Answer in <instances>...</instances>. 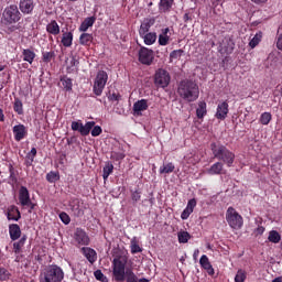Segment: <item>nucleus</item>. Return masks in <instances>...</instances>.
<instances>
[{
  "mask_svg": "<svg viewBox=\"0 0 282 282\" xmlns=\"http://www.w3.org/2000/svg\"><path fill=\"white\" fill-rule=\"evenodd\" d=\"M25 241H28V236L23 235L19 241L13 243L14 254H21V250H23V246H25Z\"/></svg>",
  "mask_w": 282,
  "mask_h": 282,
  "instance_id": "c85d7f7f",
  "label": "nucleus"
},
{
  "mask_svg": "<svg viewBox=\"0 0 282 282\" xmlns=\"http://www.w3.org/2000/svg\"><path fill=\"white\" fill-rule=\"evenodd\" d=\"M208 175H224V163L223 162H216L214 163L208 170Z\"/></svg>",
  "mask_w": 282,
  "mask_h": 282,
  "instance_id": "4be33fe9",
  "label": "nucleus"
},
{
  "mask_svg": "<svg viewBox=\"0 0 282 282\" xmlns=\"http://www.w3.org/2000/svg\"><path fill=\"white\" fill-rule=\"evenodd\" d=\"M9 180H11V182H17V174L14 173V166L12 164L9 165Z\"/></svg>",
  "mask_w": 282,
  "mask_h": 282,
  "instance_id": "5fc2aeb1",
  "label": "nucleus"
},
{
  "mask_svg": "<svg viewBox=\"0 0 282 282\" xmlns=\"http://www.w3.org/2000/svg\"><path fill=\"white\" fill-rule=\"evenodd\" d=\"M191 14H188V13H185L184 15H183V21L185 22V23H188V21H191Z\"/></svg>",
  "mask_w": 282,
  "mask_h": 282,
  "instance_id": "680f3d73",
  "label": "nucleus"
},
{
  "mask_svg": "<svg viewBox=\"0 0 282 282\" xmlns=\"http://www.w3.org/2000/svg\"><path fill=\"white\" fill-rule=\"evenodd\" d=\"M228 101H223L217 106L215 118L217 120H226L228 118Z\"/></svg>",
  "mask_w": 282,
  "mask_h": 282,
  "instance_id": "ddd939ff",
  "label": "nucleus"
},
{
  "mask_svg": "<svg viewBox=\"0 0 282 282\" xmlns=\"http://www.w3.org/2000/svg\"><path fill=\"white\" fill-rule=\"evenodd\" d=\"M279 94H280V96H282V86L279 89Z\"/></svg>",
  "mask_w": 282,
  "mask_h": 282,
  "instance_id": "774afa93",
  "label": "nucleus"
},
{
  "mask_svg": "<svg viewBox=\"0 0 282 282\" xmlns=\"http://www.w3.org/2000/svg\"><path fill=\"white\" fill-rule=\"evenodd\" d=\"M131 199L134 202H140V199H142V193L140 191L132 192Z\"/></svg>",
  "mask_w": 282,
  "mask_h": 282,
  "instance_id": "864d4df0",
  "label": "nucleus"
},
{
  "mask_svg": "<svg viewBox=\"0 0 282 282\" xmlns=\"http://www.w3.org/2000/svg\"><path fill=\"white\" fill-rule=\"evenodd\" d=\"M169 28L162 30V34L159 35V45H166L171 37L169 36Z\"/></svg>",
  "mask_w": 282,
  "mask_h": 282,
  "instance_id": "72a5a7b5",
  "label": "nucleus"
},
{
  "mask_svg": "<svg viewBox=\"0 0 282 282\" xmlns=\"http://www.w3.org/2000/svg\"><path fill=\"white\" fill-rule=\"evenodd\" d=\"M254 235L256 237H259V235H263L265 232V227L259 226L258 228L254 229Z\"/></svg>",
  "mask_w": 282,
  "mask_h": 282,
  "instance_id": "4d7b16f0",
  "label": "nucleus"
},
{
  "mask_svg": "<svg viewBox=\"0 0 282 282\" xmlns=\"http://www.w3.org/2000/svg\"><path fill=\"white\" fill-rule=\"evenodd\" d=\"M182 54H184V50H174L170 53V58L177 61V58H182Z\"/></svg>",
  "mask_w": 282,
  "mask_h": 282,
  "instance_id": "09e8293b",
  "label": "nucleus"
},
{
  "mask_svg": "<svg viewBox=\"0 0 282 282\" xmlns=\"http://www.w3.org/2000/svg\"><path fill=\"white\" fill-rule=\"evenodd\" d=\"M12 131L15 142H21V140H25L28 137V128L22 123L14 126Z\"/></svg>",
  "mask_w": 282,
  "mask_h": 282,
  "instance_id": "f8f14e48",
  "label": "nucleus"
},
{
  "mask_svg": "<svg viewBox=\"0 0 282 282\" xmlns=\"http://www.w3.org/2000/svg\"><path fill=\"white\" fill-rule=\"evenodd\" d=\"M3 19L9 25L12 23H19L21 21V12L19 11V7L12 4L7 7L3 11Z\"/></svg>",
  "mask_w": 282,
  "mask_h": 282,
  "instance_id": "6e6552de",
  "label": "nucleus"
},
{
  "mask_svg": "<svg viewBox=\"0 0 282 282\" xmlns=\"http://www.w3.org/2000/svg\"><path fill=\"white\" fill-rule=\"evenodd\" d=\"M20 10L23 14H31L32 10H34V0H22L20 2Z\"/></svg>",
  "mask_w": 282,
  "mask_h": 282,
  "instance_id": "5701e85b",
  "label": "nucleus"
},
{
  "mask_svg": "<svg viewBox=\"0 0 282 282\" xmlns=\"http://www.w3.org/2000/svg\"><path fill=\"white\" fill-rule=\"evenodd\" d=\"M226 221L234 230H239L243 226V217L237 213L234 207H228L226 212Z\"/></svg>",
  "mask_w": 282,
  "mask_h": 282,
  "instance_id": "423d86ee",
  "label": "nucleus"
},
{
  "mask_svg": "<svg viewBox=\"0 0 282 282\" xmlns=\"http://www.w3.org/2000/svg\"><path fill=\"white\" fill-rule=\"evenodd\" d=\"M198 257H199V249H195V251L193 253L194 261H197Z\"/></svg>",
  "mask_w": 282,
  "mask_h": 282,
  "instance_id": "052dcab7",
  "label": "nucleus"
},
{
  "mask_svg": "<svg viewBox=\"0 0 282 282\" xmlns=\"http://www.w3.org/2000/svg\"><path fill=\"white\" fill-rule=\"evenodd\" d=\"M94 276L97 281L109 282V279L106 278L105 273H102L101 270H96L94 272Z\"/></svg>",
  "mask_w": 282,
  "mask_h": 282,
  "instance_id": "49530a36",
  "label": "nucleus"
},
{
  "mask_svg": "<svg viewBox=\"0 0 282 282\" xmlns=\"http://www.w3.org/2000/svg\"><path fill=\"white\" fill-rule=\"evenodd\" d=\"M93 43H94V34L83 32L79 35V45H83L84 47H90Z\"/></svg>",
  "mask_w": 282,
  "mask_h": 282,
  "instance_id": "412c9836",
  "label": "nucleus"
},
{
  "mask_svg": "<svg viewBox=\"0 0 282 282\" xmlns=\"http://www.w3.org/2000/svg\"><path fill=\"white\" fill-rule=\"evenodd\" d=\"M0 122H6V115H3V109H0Z\"/></svg>",
  "mask_w": 282,
  "mask_h": 282,
  "instance_id": "0e129e2a",
  "label": "nucleus"
},
{
  "mask_svg": "<svg viewBox=\"0 0 282 282\" xmlns=\"http://www.w3.org/2000/svg\"><path fill=\"white\" fill-rule=\"evenodd\" d=\"M94 23H96L95 17L86 18L78 28L79 32H87L89 28H94Z\"/></svg>",
  "mask_w": 282,
  "mask_h": 282,
  "instance_id": "393cba45",
  "label": "nucleus"
},
{
  "mask_svg": "<svg viewBox=\"0 0 282 282\" xmlns=\"http://www.w3.org/2000/svg\"><path fill=\"white\" fill-rule=\"evenodd\" d=\"M208 113V110L206 109V101H199L198 108L196 109V116L198 120L204 119V117Z\"/></svg>",
  "mask_w": 282,
  "mask_h": 282,
  "instance_id": "7c9ffc66",
  "label": "nucleus"
},
{
  "mask_svg": "<svg viewBox=\"0 0 282 282\" xmlns=\"http://www.w3.org/2000/svg\"><path fill=\"white\" fill-rule=\"evenodd\" d=\"M61 42L64 47H72L74 43V33L72 32L63 33Z\"/></svg>",
  "mask_w": 282,
  "mask_h": 282,
  "instance_id": "cd10ccee",
  "label": "nucleus"
},
{
  "mask_svg": "<svg viewBox=\"0 0 282 282\" xmlns=\"http://www.w3.org/2000/svg\"><path fill=\"white\" fill-rule=\"evenodd\" d=\"M130 250L131 254H138V252H142V248L138 243V239L135 237L130 241Z\"/></svg>",
  "mask_w": 282,
  "mask_h": 282,
  "instance_id": "ea45409f",
  "label": "nucleus"
},
{
  "mask_svg": "<svg viewBox=\"0 0 282 282\" xmlns=\"http://www.w3.org/2000/svg\"><path fill=\"white\" fill-rule=\"evenodd\" d=\"M140 36L145 45H153L158 41V33L155 32L144 33Z\"/></svg>",
  "mask_w": 282,
  "mask_h": 282,
  "instance_id": "a878e982",
  "label": "nucleus"
},
{
  "mask_svg": "<svg viewBox=\"0 0 282 282\" xmlns=\"http://www.w3.org/2000/svg\"><path fill=\"white\" fill-rule=\"evenodd\" d=\"M10 276V271L3 267H0V281H9Z\"/></svg>",
  "mask_w": 282,
  "mask_h": 282,
  "instance_id": "a18cd8bd",
  "label": "nucleus"
},
{
  "mask_svg": "<svg viewBox=\"0 0 282 282\" xmlns=\"http://www.w3.org/2000/svg\"><path fill=\"white\" fill-rule=\"evenodd\" d=\"M30 200H32V198H30V191L28 189V187L21 186L19 189L20 206H28V204H30Z\"/></svg>",
  "mask_w": 282,
  "mask_h": 282,
  "instance_id": "2eb2a0df",
  "label": "nucleus"
},
{
  "mask_svg": "<svg viewBox=\"0 0 282 282\" xmlns=\"http://www.w3.org/2000/svg\"><path fill=\"white\" fill-rule=\"evenodd\" d=\"M46 32L53 36H58V34H61V26L58 25V22H56V20H52L46 25Z\"/></svg>",
  "mask_w": 282,
  "mask_h": 282,
  "instance_id": "b1692460",
  "label": "nucleus"
},
{
  "mask_svg": "<svg viewBox=\"0 0 282 282\" xmlns=\"http://www.w3.org/2000/svg\"><path fill=\"white\" fill-rule=\"evenodd\" d=\"M171 84V74L166 69L159 68L154 74V85L155 87L166 88Z\"/></svg>",
  "mask_w": 282,
  "mask_h": 282,
  "instance_id": "9d476101",
  "label": "nucleus"
},
{
  "mask_svg": "<svg viewBox=\"0 0 282 282\" xmlns=\"http://www.w3.org/2000/svg\"><path fill=\"white\" fill-rule=\"evenodd\" d=\"M178 237V243H188V240L191 239V234L188 231H180L177 234Z\"/></svg>",
  "mask_w": 282,
  "mask_h": 282,
  "instance_id": "37998d69",
  "label": "nucleus"
},
{
  "mask_svg": "<svg viewBox=\"0 0 282 282\" xmlns=\"http://www.w3.org/2000/svg\"><path fill=\"white\" fill-rule=\"evenodd\" d=\"M177 94L186 102H195L199 98V86L191 79L182 80L178 85Z\"/></svg>",
  "mask_w": 282,
  "mask_h": 282,
  "instance_id": "f03ea898",
  "label": "nucleus"
},
{
  "mask_svg": "<svg viewBox=\"0 0 282 282\" xmlns=\"http://www.w3.org/2000/svg\"><path fill=\"white\" fill-rule=\"evenodd\" d=\"M210 150L214 158L226 164L229 169L235 164V153L230 151L226 145L213 142L210 144Z\"/></svg>",
  "mask_w": 282,
  "mask_h": 282,
  "instance_id": "7ed1b4c3",
  "label": "nucleus"
},
{
  "mask_svg": "<svg viewBox=\"0 0 282 282\" xmlns=\"http://www.w3.org/2000/svg\"><path fill=\"white\" fill-rule=\"evenodd\" d=\"M6 69V65H0V72H3Z\"/></svg>",
  "mask_w": 282,
  "mask_h": 282,
  "instance_id": "338daca9",
  "label": "nucleus"
},
{
  "mask_svg": "<svg viewBox=\"0 0 282 282\" xmlns=\"http://www.w3.org/2000/svg\"><path fill=\"white\" fill-rule=\"evenodd\" d=\"M61 180V174L58 172L51 171L46 174V181L50 184H56Z\"/></svg>",
  "mask_w": 282,
  "mask_h": 282,
  "instance_id": "4c0bfd02",
  "label": "nucleus"
},
{
  "mask_svg": "<svg viewBox=\"0 0 282 282\" xmlns=\"http://www.w3.org/2000/svg\"><path fill=\"white\" fill-rule=\"evenodd\" d=\"M196 206H197V200L195 198H192L187 202L186 208L194 212Z\"/></svg>",
  "mask_w": 282,
  "mask_h": 282,
  "instance_id": "6e6d98bb",
  "label": "nucleus"
},
{
  "mask_svg": "<svg viewBox=\"0 0 282 282\" xmlns=\"http://www.w3.org/2000/svg\"><path fill=\"white\" fill-rule=\"evenodd\" d=\"M272 282H282V276H278V278L273 279Z\"/></svg>",
  "mask_w": 282,
  "mask_h": 282,
  "instance_id": "69168bd1",
  "label": "nucleus"
},
{
  "mask_svg": "<svg viewBox=\"0 0 282 282\" xmlns=\"http://www.w3.org/2000/svg\"><path fill=\"white\" fill-rule=\"evenodd\" d=\"M247 279L246 271L243 270H238L236 276H235V282H245Z\"/></svg>",
  "mask_w": 282,
  "mask_h": 282,
  "instance_id": "8fccbe9b",
  "label": "nucleus"
},
{
  "mask_svg": "<svg viewBox=\"0 0 282 282\" xmlns=\"http://www.w3.org/2000/svg\"><path fill=\"white\" fill-rule=\"evenodd\" d=\"M7 218L9 221H19L21 219V212L17 205H10L7 209Z\"/></svg>",
  "mask_w": 282,
  "mask_h": 282,
  "instance_id": "f3484780",
  "label": "nucleus"
},
{
  "mask_svg": "<svg viewBox=\"0 0 282 282\" xmlns=\"http://www.w3.org/2000/svg\"><path fill=\"white\" fill-rule=\"evenodd\" d=\"M13 111H15V113H18V116H23V113H24L23 101H21V99H19V97L14 98Z\"/></svg>",
  "mask_w": 282,
  "mask_h": 282,
  "instance_id": "f704fd0d",
  "label": "nucleus"
},
{
  "mask_svg": "<svg viewBox=\"0 0 282 282\" xmlns=\"http://www.w3.org/2000/svg\"><path fill=\"white\" fill-rule=\"evenodd\" d=\"M22 56L25 63H29L30 65H32V63H34V58H36V53H34V51L30 48H24L22 51Z\"/></svg>",
  "mask_w": 282,
  "mask_h": 282,
  "instance_id": "bb28decb",
  "label": "nucleus"
},
{
  "mask_svg": "<svg viewBox=\"0 0 282 282\" xmlns=\"http://www.w3.org/2000/svg\"><path fill=\"white\" fill-rule=\"evenodd\" d=\"M276 47L282 52V33L278 35Z\"/></svg>",
  "mask_w": 282,
  "mask_h": 282,
  "instance_id": "13d9d810",
  "label": "nucleus"
},
{
  "mask_svg": "<svg viewBox=\"0 0 282 282\" xmlns=\"http://www.w3.org/2000/svg\"><path fill=\"white\" fill-rule=\"evenodd\" d=\"M82 253L87 259V261L91 263V265H94L95 261H98V253L93 248L83 247Z\"/></svg>",
  "mask_w": 282,
  "mask_h": 282,
  "instance_id": "dca6fc26",
  "label": "nucleus"
},
{
  "mask_svg": "<svg viewBox=\"0 0 282 282\" xmlns=\"http://www.w3.org/2000/svg\"><path fill=\"white\" fill-rule=\"evenodd\" d=\"M252 3H256L257 6H261V3H268V0H251Z\"/></svg>",
  "mask_w": 282,
  "mask_h": 282,
  "instance_id": "e2e57ef3",
  "label": "nucleus"
},
{
  "mask_svg": "<svg viewBox=\"0 0 282 282\" xmlns=\"http://www.w3.org/2000/svg\"><path fill=\"white\" fill-rule=\"evenodd\" d=\"M174 0H160V10L161 12H171V8H173Z\"/></svg>",
  "mask_w": 282,
  "mask_h": 282,
  "instance_id": "e433bc0d",
  "label": "nucleus"
},
{
  "mask_svg": "<svg viewBox=\"0 0 282 282\" xmlns=\"http://www.w3.org/2000/svg\"><path fill=\"white\" fill-rule=\"evenodd\" d=\"M120 98H121V96L118 93H112V94L109 93V95H108V100H111L112 102L113 101L120 102Z\"/></svg>",
  "mask_w": 282,
  "mask_h": 282,
  "instance_id": "603ef678",
  "label": "nucleus"
},
{
  "mask_svg": "<svg viewBox=\"0 0 282 282\" xmlns=\"http://www.w3.org/2000/svg\"><path fill=\"white\" fill-rule=\"evenodd\" d=\"M63 279H65V272L58 264L45 267L40 274V282H62Z\"/></svg>",
  "mask_w": 282,
  "mask_h": 282,
  "instance_id": "39448f33",
  "label": "nucleus"
},
{
  "mask_svg": "<svg viewBox=\"0 0 282 282\" xmlns=\"http://www.w3.org/2000/svg\"><path fill=\"white\" fill-rule=\"evenodd\" d=\"M56 58V53L54 51L51 52H42V61L43 63H52Z\"/></svg>",
  "mask_w": 282,
  "mask_h": 282,
  "instance_id": "79ce46f5",
  "label": "nucleus"
},
{
  "mask_svg": "<svg viewBox=\"0 0 282 282\" xmlns=\"http://www.w3.org/2000/svg\"><path fill=\"white\" fill-rule=\"evenodd\" d=\"M59 80L62 83V87L64 90L72 91V89L74 87V83H73L72 78L64 76Z\"/></svg>",
  "mask_w": 282,
  "mask_h": 282,
  "instance_id": "473e14b6",
  "label": "nucleus"
},
{
  "mask_svg": "<svg viewBox=\"0 0 282 282\" xmlns=\"http://www.w3.org/2000/svg\"><path fill=\"white\" fill-rule=\"evenodd\" d=\"M109 80V75L105 70H99L95 77L93 91L95 96H102L107 82Z\"/></svg>",
  "mask_w": 282,
  "mask_h": 282,
  "instance_id": "0eeeda50",
  "label": "nucleus"
},
{
  "mask_svg": "<svg viewBox=\"0 0 282 282\" xmlns=\"http://www.w3.org/2000/svg\"><path fill=\"white\" fill-rule=\"evenodd\" d=\"M72 131H78L84 138L91 133L93 138H98L102 133V128L96 126V121H87L85 124L80 121H73L70 124Z\"/></svg>",
  "mask_w": 282,
  "mask_h": 282,
  "instance_id": "20e7f679",
  "label": "nucleus"
},
{
  "mask_svg": "<svg viewBox=\"0 0 282 282\" xmlns=\"http://www.w3.org/2000/svg\"><path fill=\"white\" fill-rule=\"evenodd\" d=\"M268 240L271 243H279L281 241V234L276 230H271L268 236Z\"/></svg>",
  "mask_w": 282,
  "mask_h": 282,
  "instance_id": "a19ab883",
  "label": "nucleus"
},
{
  "mask_svg": "<svg viewBox=\"0 0 282 282\" xmlns=\"http://www.w3.org/2000/svg\"><path fill=\"white\" fill-rule=\"evenodd\" d=\"M155 25V18H147L142 21L139 29V36H144V34H149V30Z\"/></svg>",
  "mask_w": 282,
  "mask_h": 282,
  "instance_id": "4468645a",
  "label": "nucleus"
},
{
  "mask_svg": "<svg viewBox=\"0 0 282 282\" xmlns=\"http://www.w3.org/2000/svg\"><path fill=\"white\" fill-rule=\"evenodd\" d=\"M9 236L11 241L21 239V227L17 224L9 225Z\"/></svg>",
  "mask_w": 282,
  "mask_h": 282,
  "instance_id": "6ab92c4d",
  "label": "nucleus"
},
{
  "mask_svg": "<svg viewBox=\"0 0 282 282\" xmlns=\"http://www.w3.org/2000/svg\"><path fill=\"white\" fill-rule=\"evenodd\" d=\"M129 258L127 256H116L112 260V279L116 282H149L147 278L138 279L132 270H127Z\"/></svg>",
  "mask_w": 282,
  "mask_h": 282,
  "instance_id": "f257e3e1",
  "label": "nucleus"
},
{
  "mask_svg": "<svg viewBox=\"0 0 282 282\" xmlns=\"http://www.w3.org/2000/svg\"><path fill=\"white\" fill-rule=\"evenodd\" d=\"M147 109H149L147 99L138 100L133 105L134 116H140V113H142V111H147Z\"/></svg>",
  "mask_w": 282,
  "mask_h": 282,
  "instance_id": "aec40b11",
  "label": "nucleus"
},
{
  "mask_svg": "<svg viewBox=\"0 0 282 282\" xmlns=\"http://www.w3.org/2000/svg\"><path fill=\"white\" fill-rule=\"evenodd\" d=\"M175 171V164H173V162H170V163H166V164H163L162 166H160L159 169V173L161 175H169L171 173H173Z\"/></svg>",
  "mask_w": 282,
  "mask_h": 282,
  "instance_id": "c756f323",
  "label": "nucleus"
},
{
  "mask_svg": "<svg viewBox=\"0 0 282 282\" xmlns=\"http://www.w3.org/2000/svg\"><path fill=\"white\" fill-rule=\"evenodd\" d=\"M30 208L29 213H32V210H34V208L36 207V204L32 203V200H30V204L25 205Z\"/></svg>",
  "mask_w": 282,
  "mask_h": 282,
  "instance_id": "bf43d9fd",
  "label": "nucleus"
},
{
  "mask_svg": "<svg viewBox=\"0 0 282 282\" xmlns=\"http://www.w3.org/2000/svg\"><path fill=\"white\" fill-rule=\"evenodd\" d=\"M138 56H139V63L141 65H153V61H155V53L153 50L147 47V46H141L140 50L138 51Z\"/></svg>",
  "mask_w": 282,
  "mask_h": 282,
  "instance_id": "1a4fd4ad",
  "label": "nucleus"
},
{
  "mask_svg": "<svg viewBox=\"0 0 282 282\" xmlns=\"http://www.w3.org/2000/svg\"><path fill=\"white\" fill-rule=\"evenodd\" d=\"M199 264L203 268V270H206L207 274L209 276L215 275V269L213 268V264H210V260L208 259V256L203 254L199 260Z\"/></svg>",
  "mask_w": 282,
  "mask_h": 282,
  "instance_id": "a211bd4d",
  "label": "nucleus"
},
{
  "mask_svg": "<svg viewBox=\"0 0 282 282\" xmlns=\"http://www.w3.org/2000/svg\"><path fill=\"white\" fill-rule=\"evenodd\" d=\"M89 235L82 228H77L74 232V242L77 248L83 246H89L90 243Z\"/></svg>",
  "mask_w": 282,
  "mask_h": 282,
  "instance_id": "9b49d317",
  "label": "nucleus"
},
{
  "mask_svg": "<svg viewBox=\"0 0 282 282\" xmlns=\"http://www.w3.org/2000/svg\"><path fill=\"white\" fill-rule=\"evenodd\" d=\"M58 217H59L61 221L65 224V226H69L72 218L69 217V215L67 213L61 212Z\"/></svg>",
  "mask_w": 282,
  "mask_h": 282,
  "instance_id": "de8ad7c7",
  "label": "nucleus"
},
{
  "mask_svg": "<svg viewBox=\"0 0 282 282\" xmlns=\"http://www.w3.org/2000/svg\"><path fill=\"white\" fill-rule=\"evenodd\" d=\"M193 215V210L188 209V207H185V209L181 214V219L186 220Z\"/></svg>",
  "mask_w": 282,
  "mask_h": 282,
  "instance_id": "3c124183",
  "label": "nucleus"
},
{
  "mask_svg": "<svg viewBox=\"0 0 282 282\" xmlns=\"http://www.w3.org/2000/svg\"><path fill=\"white\" fill-rule=\"evenodd\" d=\"M111 173H113V163L107 162L102 169V178L109 180V175H111Z\"/></svg>",
  "mask_w": 282,
  "mask_h": 282,
  "instance_id": "c9c22d12",
  "label": "nucleus"
},
{
  "mask_svg": "<svg viewBox=\"0 0 282 282\" xmlns=\"http://www.w3.org/2000/svg\"><path fill=\"white\" fill-rule=\"evenodd\" d=\"M36 148H32L31 151L26 154L24 164L25 166L30 167L34 164V158H36Z\"/></svg>",
  "mask_w": 282,
  "mask_h": 282,
  "instance_id": "2f4dec72",
  "label": "nucleus"
},
{
  "mask_svg": "<svg viewBox=\"0 0 282 282\" xmlns=\"http://www.w3.org/2000/svg\"><path fill=\"white\" fill-rule=\"evenodd\" d=\"M261 37H262L261 32L257 33L253 36V39L249 42V46L251 50H254V47H257V45H259V43H261Z\"/></svg>",
  "mask_w": 282,
  "mask_h": 282,
  "instance_id": "c03bdc74",
  "label": "nucleus"
},
{
  "mask_svg": "<svg viewBox=\"0 0 282 282\" xmlns=\"http://www.w3.org/2000/svg\"><path fill=\"white\" fill-rule=\"evenodd\" d=\"M260 124H263L264 127L270 124L272 122V113L271 112H262L259 118Z\"/></svg>",
  "mask_w": 282,
  "mask_h": 282,
  "instance_id": "58836bf2",
  "label": "nucleus"
}]
</instances>
